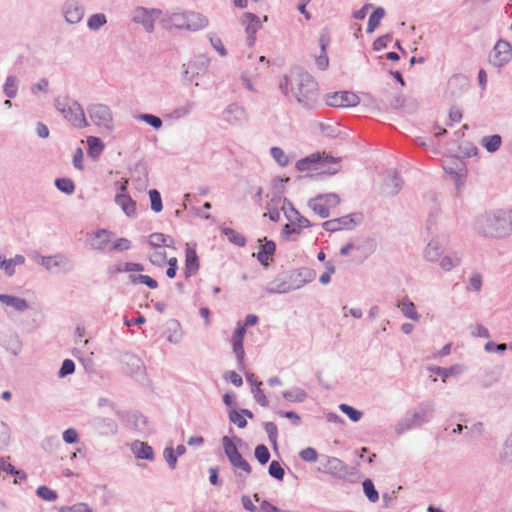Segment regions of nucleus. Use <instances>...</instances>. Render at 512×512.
<instances>
[{"mask_svg": "<svg viewBox=\"0 0 512 512\" xmlns=\"http://www.w3.org/2000/svg\"><path fill=\"white\" fill-rule=\"evenodd\" d=\"M263 428L268 435L269 441L276 446L278 438V429L275 423L265 422Z\"/></svg>", "mask_w": 512, "mask_h": 512, "instance_id": "obj_61", "label": "nucleus"}, {"mask_svg": "<svg viewBox=\"0 0 512 512\" xmlns=\"http://www.w3.org/2000/svg\"><path fill=\"white\" fill-rule=\"evenodd\" d=\"M25 263V257L22 255H15L13 258L6 259L0 255V269L4 270V273L11 277L15 274V267Z\"/></svg>", "mask_w": 512, "mask_h": 512, "instance_id": "obj_29", "label": "nucleus"}, {"mask_svg": "<svg viewBox=\"0 0 512 512\" xmlns=\"http://www.w3.org/2000/svg\"><path fill=\"white\" fill-rule=\"evenodd\" d=\"M121 364L123 371L130 376L142 374L144 371L142 360L134 354H124L121 358Z\"/></svg>", "mask_w": 512, "mask_h": 512, "instance_id": "obj_17", "label": "nucleus"}, {"mask_svg": "<svg viewBox=\"0 0 512 512\" xmlns=\"http://www.w3.org/2000/svg\"><path fill=\"white\" fill-rule=\"evenodd\" d=\"M482 232L486 237L504 239L512 234V210L499 209L485 218Z\"/></svg>", "mask_w": 512, "mask_h": 512, "instance_id": "obj_2", "label": "nucleus"}, {"mask_svg": "<svg viewBox=\"0 0 512 512\" xmlns=\"http://www.w3.org/2000/svg\"><path fill=\"white\" fill-rule=\"evenodd\" d=\"M308 207L321 218H327L330 216V209L324 202H322V199H318L317 197L310 199L308 201Z\"/></svg>", "mask_w": 512, "mask_h": 512, "instance_id": "obj_43", "label": "nucleus"}, {"mask_svg": "<svg viewBox=\"0 0 512 512\" xmlns=\"http://www.w3.org/2000/svg\"><path fill=\"white\" fill-rule=\"evenodd\" d=\"M265 291L269 294H284L290 292L286 276H279L270 281L265 286Z\"/></svg>", "mask_w": 512, "mask_h": 512, "instance_id": "obj_32", "label": "nucleus"}, {"mask_svg": "<svg viewBox=\"0 0 512 512\" xmlns=\"http://www.w3.org/2000/svg\"><path fill=\"white\" fill-rule=\"evenodd\" d=\"M339 409L353 422H358L363 416V413L360 410H357L348 404H340Z\"/></svg>", "mask_w": 512, "mask_h": 512, "instance_id": "obj_54", "label": "nucleus"}, {"mask_svg": "<svg viewBox=\"0 0 512 512\" xmlns=\"http://www.w3.org/2000/svg\"><path fill=\"white\" fill-rule=\"evenodd\" d=\"M322 160V154L317 152L313 153L305 158H302L296 162V168L300 172H316L319 169H324Z\"/></svg>", "mask_w": 512, "mask_h": 512, "instance_id": "obj_16", "label": "nucleus"}, {"mask_svg": "<svg viewBox=\"0 0 512 512\" xmlns=\"http://www.w3.org/2000/svg\"><path fill=\"white\" fill-rule=\"evenodd\" d=\"M20 80L16 75H8L3 84V93L9 98L13 99L18 94Z\"/></svg>", "mask_w": 512, "mask_h": 512, "instance_id": "obj_34", "label": "nucleus"}, {"mask_svg": "<svg viewBox=\"0 0 512 512\" xmlns=\"http://www.w3.org/2000/svg\"><path fill=\"white\" fill-rule=\"evenodd\" d=\"M112 232L106 229H98L92 236L90 245L93 249L103 251L111 241Z\"/></svg>", "mask_w": 512, "mask_h": 512, "instance_id": "obj_26", "label": "nucleus"}, {"mask_svg": "<svg viewBox=\"0 0 512 512\" xmlns=\"http://www.w3.org/2000/svg\"><path fill=\"white\" fill-rule=\"evenodd\" d=\"M60 512H92V509L85 503H77L69 507L60 508Z\"/></svg>", "mask_w": 512, "mask_h": 512, "instance_id": "obj_64", "label": "nucleus"}, {"mask_svg": "<svg viewBox=\"0 0 512 512\" xmlns=\"http://www.w3.org/2000/svg\"><path fill=\"white\" fill-rule=\"evenodd\" d=\"M246 333L245 325H242L241 322H238L237 328L235 329L232 336V347L233 352L237 358V362L239 367L244 365V357L245 351L243 347L244 335Z\"/></svg>", "mask_w": 512, "mask_h": 512, "instance_id": "obj_14", "label": "nucleus"}, {"mask_svg": "<svg viewBox=\"0 0 512 512\" xmlns=\"http://www.w3.org/2000/svg\"><path fill=\"white\" fill-rule=\"evenodd\" d=\"M132 451L138 459L153 460V448L145 442L135 441L132 443Z\"/></svg>", "mask_w": 512, "mask_h": 512, "instance_id": "obj_33", "label": "nucleus"}, {"mask_svg": "<svg viewBox=\"0 0 512 512\" xmlns=\"http://www.w3.org/2000/svg\"><path fill=\"white\" fill-rule=\"evenodd\" d=\"M199 270V259L196 253L195 248L191 247L189 244L186 246L185 250V268L184 275L186 278H190L195 275Z\"/></svg>", "mask_w": 512, "mask_h": 512, "instance_id": "obj_21", "label": "nucleus"}, {"mask_svg": "<svg viewBox=\"0 0 512 512\" xmlns=\"http://www.w3.org/2000/svg\"><path fill=\"white\" fill-rule=\"evenodd\" d=\"M91 425L100 435H114L118 430L116 421L108 417H94L91 420Z\"/></svg>", "mask_w": 512, "mask_h": 512, "instance_id": "obj_19", "label": "nucleus"}, {"mask_svg": "<svg viewBox=\"0 0 512 512\" xmlns=\"http://www.w3.org/2000/svg\"><path fill=\"white\" fill-rule=\"evenodd\" d=\"M138 120L145 122L156 130H159L163 126V122L160 117L153 114H139L136 117Z\"/></svg>", "mask_w": 512, "mask_h": 512, "instance_id": "obj_51", "label": "nucleus"}, {"mask_svg": "<svg viewBox=\"0 0 512 512\" xmlns=\"http://www.w3.org/2000/svg\"><path fill=\"white\" fill-rule=\"evenodd\" d=\"M0 302L18 312H24L30 308L27 300L10 294H0Z\"/></svg>", "mask_w": 512, "mask_h": 512, "instance_id": "obj_24", "label": "nucleus"}, {"mask_svg": "<svg viewBox=\"0 0 512 512\" xmlns=\"http://www.w3.org/2000/svg\"><path fill=\"white\" fill-rule=\"evenodd\" d=\"M389 185L392 186L391 194L396 195L402 188L403 180L399 176L396 170H391L388 172Z\"/></svg>", "mask_w": 512, "mask_h": 512, "instance_id": "obj_52", "label": "nucleus"}, {"mask_svg": "<svg viewBox=\"0 0 512 512\" xmlns=\"http://www.w3.org/2000/svg\"><path fill=\"white\" fill-rule=\"evenodd\" d=\"M208 25V20L205 16L196 12L186 13V29L190 31H198Z\"/></svg>", "mask_w": 512, "mask_h": 512, "instance_id": "obj_30", "label": "nucleus"}, {"mask_svg": "<svg viewBox=\"0 0 512 512\" xmlns=\"http://www.w3.org/2000/svg\"><path fill=\"white\" fill-rule=\"evenodd\" d=\"M150 263L157 267H162L167 259L166 252L163 249H156L148 256Z\"/></svg>", "mask_w": 512, "mask_h": 512, "instance_id": "obj_53", "label": "nucleus"}, {"mask_svg": "<svg viewBox=\"0 0 512 512\" xmlns=\"http://www.w3.org/2000/svg\"><path fill=\"white\" fill-rule=\"evenodd\" d=\"M148 244L155 249H162V247L175 248L174 239L163 233H152L149 236Z\"/></svg>", "mask_w": 512, "mask_h": 512, "instance_id": "obj_31", "label": "nucleus"}, {"mask_svg": "<svg viewBox=\"0 0 512 512\" xmlns=\"http://www.w3.org/2000/svg\"><path fill=\"white\" fill-rule=\"evenodd\" d=\"M55 108L74 127L81 129L89 125L84 109L78 101L58 98L55 100Z\"/></svg>", "mask_w": 512, "mask_h": 512, "instance_id": "obj_4", "label": "nucleus"}, {"mask_svg": "<svg viewBox=\"0 0 512 512\" xmlns=\"http://www.w3.org/2000/svg\"><path fill=\"white\" fill-rule=\"evenodd\" d=\"M114 201L127 217H136V202L129 195L116 194Z\"/></svg>", "mask_w": 512, "mask_h": 512, "instance_id": "obj_25", "label": "nucleus"}, {"mask_svg": "<svg viewBox=\"0 0 512 512\" xmlns=\"http://www.w3.org/2000/svg\"><path fill=\"white\" fill-rule=\"evenodd\" d=\"M281 210L284 212V215L290 224L296 225L299 228H308L311 226L310 221L302 216L288 199H284V206H281Z\"/></svg>", "mask_w": 512, "mask_h": 512, "instance_id": "obj_15", "label": "nucleus"}, {"mask_svg": "<svg viewBox=\"0 0 512 512\" xmlns=\"http://www.w3.org/2000/svg\"><path fill=\"white\" fill-rule=\"evenodd\" d=\"M502 144V137L499 134L485 136L481 140V145L489 153H494L499 150Z\"/></svg>", "mask_w": 512, "mask_h": 512, "instance_id": "obj_40", "label": "nucleus"}, {"mask_svg": "<svg viewBox=\"0 0 512 512\" xmlns=\"http://www.w3.org/2000/svg\"><path fill=\"white\" fill-rule=\"evenodd\" d=\"M87 112L94 125L111 132L114 129V118L111 108L106 104L94 103L87 107Z\"/></svg>", "mask_w": 512, "mask_h": 512, "instance_id": "obj_5", "label": "nucleus"}, {"mask_svg": "<svg viewBox=\"0 0 512 512\" xmlns=\"http://www.w3.org/2000/svg\"><path fill=\"white\" fill-rule=\"evenodd\" d=\"M196 108V103L192 100H186L182 105H179L165 114V118L170 120H180L189 116Z\"/></svg>", "mask_w": 512, "mask_h": 512, "instance_id": "obj_22", "label": "nucleus"}, {"mask_svg": "<svg viewBox=\"0 0 512 512\" xmlns=\"http://www.w3.org/2000/svg\"><path fill=\"white\" fill-rule=\"evenodd\" d=\"M229 420L233 424H235L238 428H245L247 426V421L243 414L237 410H231L229 412Z\"/></svg>", "mask_w": 512, "mask_h": 512, "instance_id": "obj_62", "label": "nucleus"}, {"mask_svg": "<svg viewBox=\"0 0 512 512\" xmlns=\"http://www.w3.org/2000/svg\"><path fill=\"white\" fill-rule=\"evenodd\" d=\"M207 64L206 59L198 58L183 64V77L189 82H193L199 74V67H205Z\"/></svg>", "mask_w": 512, "mask_h": 512, "instance_id": "obj_27", "label": "nucleus"}, {"mask_svg": "<svg viewBox=\"0 0 512 512\" xmlns=\"http://www.w3.org/2000/svg\"><path fill=\"white\" fill-rule=\"evenodd\" d=\"M398 306L400 307L402 314L406 318L414 320V321L419 320L420 315L418 314V312L416 310L415 304L408 297H404L400 301Z\"/></svg>", "mask_w": 512, "mask_h": 512, "instance_id": "obj_36", "label": "nucleus"}, {"mask_svg": "<svg viewBox=\"0 0 512 512\" xmlns=\"http://www.w3.org/2000/svg\"><path fill=\"white\" fill-rule=\"evenodd\" d=\"M512 58L511 44L506 40H498L493 48L490 62L498 68L505 66Z\"/></svg>", "mask_w": 512, "mask_h": 512, "instance_id": "obj_12", "label": "nucleus"}, {"mask_svg": "<svg viewBox=\"0 0 512 512\" xmlns=\"http://www.w3.org/2000/svg\"><path fill=\"white\" fill-rule=\"evenodd\" d=\"M149 198L151 202V210L156 213L161 212L163 209V204L160 192L156 189H151L149 191Z\"/></svg>", "mask_w": 512, "mask_h": 512, "instance_id": "obj_55", "label": "nucleus"}, {"mask_svg": "<svg viewBox=\"0 0 512 512\" xmlns=\"http://www.w3.org/2000/svg\"><path fill=\"white\" fill-rule=\"evenodd\" d=\"M0 471L6 472L8 475L19 478L20 480L26 479V474L22 470L16 469L11 463L3 458L0 463Z\"/></svg>", "mask_w": 512, "mask_h": 512, "instance_id": "obj_49", "label": "nucleus"}, {"mask_svg": "<svg viewBox=\"0 0 512 512\" xmlns=\"http://www.w3.org/2000/svg\"><path fill=\"white\" fill-rule=\"evenodd\" d=\"M32 257L39 265L44 267L48 272H52L54 269L58 268L64 273H69L75 267L74 262L64 254L42 256L38 253H34Z\"/></svg>", "mask_w": 512, "mask_h": 512, "instance_id": "obj_6", "label": "nucleus"}, {"mask_svg": "<svg viewBox=\"0 0 512 512\" xmlns=\"http://www.w3.org/2000/svg\"><path fill=\"white\" fill-rule=\"evenodd\" d=\"M222 233L227 237L228 241L238 247H244L246 245V238L232 228H222Z\"/></svg>", "mask_w": 512, "mask_h": 512, "instance_id": "obj_45", "label": "nucleus"}, {"mask_svg": "<svg viewBox=\"0 0 512 512\" xmlns=\"http://www.w3.org/2000/svg\"><path fill=\"white\" fill-rule=\"evenodd\" d=\"M261 385H262V383H257L256 387H252L251 392L253 394L255 401L259 405H261L263 407H267L269 405V401H268L265 393L261 389Z\"/></svg>", "mask_w": 512, "mask_h": 512, "instance_id": "obj_58", "label": "nucleus"}, {"mask_svg": "<svg viewBox=\"0 0 512 512\" xmlns=\"http://www.w3.org/2000/svg\"><path fill=\"white\" fill-rule=\"evenodd\" d=\"M330 44V33L327 29H323L319 35L320 54L315 58L317 67L320 70H326L329 66V58L327 48Z\"/></svg>", "mask_w": 512, "mask_h": 512, "instance_id": "obj_18", "label": "nucleus"}, {"mask_svg": "<svg viewBox=\"0 0 512 512\" xmlns=\"http://www.w3.org/2000/svg\"><path fill=\"white\" fill-rule=\"evenodd\" d=\"M107 24V17L104 13H95L88 17L87 28L90 31H98Z\"/></svg>", "mask_w": 512, "mask_h": 512, "instance_id": "obj_44", "label": "nucleus"}, {"mask_svg": "<svg viewBox=\"0 0 512 512\" xmlns=\"http://www.w3.org/2000/svg\"><path fill=\"white\" fill-rule=\"evenodd\" d=\"M162 16V10L157 8L136 7L131 13V20L136 24L143 26L148 33L154 31V23Z\"/></svg>", "mask_w": 512, "mask_h": 512, "instance_id": "obj_7", "label": "nucleus"}, {"mask_svg": "<svg viewBox=\"0 0 512 512\" xmlns=\"http://www.w3.org/2000/svg\"><path fill=\"white\" fill-rule=\"evenodd\" d=\"M128 279L129 282L133 285L143 284L150 289H156L158 287V282L148 275L129 274Z\"/></svg>", "mask_w": 512, "mask_h": 512, "instance_id": "obj_41", "label": "nucleus"}, {"mask_svg": "<svg viewBox=\"0 0 512 512\" xmlns=\"http://www.w3.org/2000/svg\"><path fill=\"white\" fill-rule=\"evenodd\" d=\"M285 276H286L290 291L297 290V289H300L303 286H305L304 282L300 279L298 273L295 270L289 272Z\"/></svg>", "mask_w": 512, "mask_h": 512, "instance_id": "obj_57", "label": "nucleus"}, {"mask_svg": "<svg viewBox=\"0 0 512 512\" xmlns=\"http://www.w3.org/2000/svg\"><path fill=\"white\" fill-rule=\"evenodd\" d=\"M443 253L442 243L438 238H432L423 251V257L429 262H436Z\"/></svg>", "mask_w": 512, "mask_h": 512, "instance_id": "obj_23", "label": "nucleus"}, {"mask_svg": "<svg viewBox=\"0 0 512 512\" xmlns=\"http://www.w3.org/2000/svg\"><path fill=\"white\" fill-rule=\"evenodd\" d=\"M428 370L441 377L443 382H446L447 378L454 375L463 373L464 367L461 364H455L450 367L431 366Z\"/></svg>", "mask_w": 512, "mask_h": 512, "instance_id": "obj_28", "label": "nucleus"}, {"mask_svg": "<svg viewBox=\"0 0 512 512\" xmlns=\"http://www.w3.org/2000/svg\"><path fill=\"white\" fill-rule=\"evenodd\" d=\"M360 102L359 97L350 91H339L326 97V104L335 108L354 107Z\"/></svg>", "mask_w": 512, "mask_h": 512, "instance_id": "obj_11", "label": "nucleus"}, {"mask_svg": "<svg viewBox=\"0 0 512 512\" xmlns=\"http://www.w3.org/2000/svg\"><path fill=\"white\" fill-rule=\"evenodd\" d=\"M435 412V404L433 401L422 402L413 412L406 413L398 423L395 430L398 434H403L411 429L421 427L429 423Z\"/></svg>", "mask_w": 512, "mask_h": 512, "instance_id": "obj_3", "label": "nucleus"}, {"mask_svg": "<svg viewBox=\"0 0 512 512\" xmlns=\"http://www.w3.org/2000/svg\"><path fill=\"white\" fill-rule=\"evenodd\" d=\"M340 230H351L356 227L362 220L360 214H348L339 218H335Z\"/></svg>", "mask_w": 512, "mask_h": 512, "instance_id": "obj_37", "label": "nucleus"}, {"mask_svg": "<svg viewBox=\"0 0 512 512\" xmlns=\"http://www.w3.org/2000/svg\"><path fill=\"white\" fill-rule=\"evenodd\" d=\"M87 144L88 155L94 159L98 158L104 149L103 142L98 137L90 136L87 139Z\"/></svg>", "mask_w": 512, "mask_h": 512, "instance_id": "obj_46", "label": "nucleus"}, {"mask_svg": "<svg viewBox=\"0 0 512 512\" xmlns=\"http://www.w3.org/2000/svg\"><path fill=\"white\" fill-rule=\"evenodd\" d=\"M279 88L284 95H291L305 108H313L318 99V84L306 72H292L284 76Z\"/></svg>", "mask_w": 512, "mask_h": 512, "instance_id": "obj_1", "label": "nucleus"}, {"mask_svg": "<svg viewBox=\"0 0 512 512\" xmlns=\"http://www.w3.org/2000/svg\"><path fill=\"white\" fill-rule=\"evenodd\" d=\"M254 455L258 462L262 465L266 464L270 459V452L268 448L263 444H260L255 448Z\"/></svg>", "mask_w": 512, "mask_h": 512, "instance_id": "obj_60", "label": "nucleus"}, {"mask_svg": "<svg viewBox=\"0 0 512 512\" xmlns=\"http://www.w3.org/2000/svg\"><path fill=\"white\" fill-rule=\"evenodd\" d=\"M461 262V259L458 256H444L440 260V267L445 271H450L454 267L458 266Z\"/></svg>", "mask_w": 512, "mask_h": 512, "instance_id": "obj_59", "label": "nucleus"}, {"mask_svg": "<svg viewBox=\"0 0 512 512\" xmlns=\"http://www.w3.org/2000/svg\"><path fill=\"white\" fill-rule=\"evenodd\" d=\"M295 271L298 273L300 279L304 282L305 285L312 282L316 276L315 271L307 267H303Z\"/></svg>", "mask_w": 512, "mask_h": 512, "instance_id": "obj_63", "label": "nucleus"}, {"mask_svg": "<svg viewBox=\"0 0 512 512\" xmlns=\"http://www.w3.org/2000/svg\"><path fill=\"white\" fill-rule=\"evenodd\" d=\"M222 443L225 454L228 457L230 463L233 465V467L240 471L250 473L251 466L238 452V449L234 442L228 436H224L222 438Z\"/></svg>", "mask_w": 512, "mask_h": 512, "instance_id": "obj_9", "label": "nucleus"}, {"mask_svg": "<svg viewBox=\"0 0 512 512\" xmlns=\"http://www.w3.org/2000/svg\"><path fill=\"white\" fill-rule=\"evenodd\" d=\"M275 250L276 244L272 240H266L256 254L257 260L264 266L268 265L269 258L275 253Z\"/></svg>", "mask_w": 512, "mask_h": 512, "instance_id": "obj_35", "label": "nucleus"}, {"mask_svg": "<svg viewBox=\"0 0 512 512\" xmlns=\"http://www.w3.org/2000/svg\"><path fill=\"white\" fill-rule=\"evenodd\" d=\"M321 465L325 472L332 475H335L338 471H341L344 468V463L335 457H324L321 461Z\"/></svg>", "mask_w": 512, "mask_h": 512, "instance_id": "obj_39", "label": "nucleus"}, {"mask_svg": "<svg viewBox=\"0 0 512 512\" xmlns=\"http://www.w3.org/2000/svg\"><path fill=\"white\" fill-rule=\"evenodd\" d=\"M322 160L325 161V163H323L324 169L317 170V173H319V174L326 173V174L333 175L338 172L337 165L339 163V158H334L332 156H325L324 154H322Z\"/></svg>", "mask_w": 512, "mask_h": 512, "instance_id": "obj_47", "label": "nucleus"}, {"mask_svg": "<svg viewBox=\"0 0 512 512\" xmlns=\"http://www.w3.org/2000/svg\"><path fill=\"white\" fill-rule=\"evenodd\" d=\"M282 396L284 399L292 403H303L308 397L306 391L300 387H294L290 390L284 391Z\"/></svg>", "mask_w": 512, "mask_h": 512, "instance_id": "obj_38", "label": "nucleus"}, {"mask_svg": "<svg viewBox=\"0 0 512 512\" xmlns=\"http://www.w3.org/2000/svg\"><path fill=\"white\" fill-rule=\"evenodd\" d=\"M272 158L281 166L285 167L289 164V158L280 147H272L270 149Z\"/></svg>", "mask_w": 512, "mask_h": 512, "instance_id": "obj_56", "label": "nucleus"}, {"mask_svg": "<svg viewBox=\"0 0 512 512\" xmlns=\"http://www.w3.org/2000/svg\"><path fill=\"white\" fill-rule=\"evenodd\" d=\"M385 15V10L382 7L376 8L369 17L367 24V33H372L379 26L381 19Z\"/></svg>", "mask_w": 512, "mask_h": 512, "instance_id": "obj_48", "label": "nucleus"}, {"mask_svg": "<svg viewBox=\"0 0 512 512\" xmlns=\"http://www.w3.org/2000/svg\"><path fill=\"white\" fill-rule=\"evenodd\" d=\"M61 12L67 23L75 25L83 20L85 7L79 0H66L61 7Z\"/></svg>", "mask_w": 512, "mask_h": 512, "instance_id": "obj_10", "label": "nucleus"}, {"mask_svg": "<svg viewBox=\"0 0 512 512\" xmlns=\"http://www.w3.org/2000/svg\"><path fill=\"white\" fill-rule=\"evenodd\" d=\"M241 24L245 27L247 34V45L253 46L256 41V33L261 29L260 18L251 12H245L241 17Z\"/></svg>", "mask_w": 512, "mask_h": 512, "instance_id": "obj_13", "label": "nucleus"}, {"mask_svg": "<svg viewBox=\"0 0 512 512\" xmlns=\"http://www.w3.org/2000/svg\"><path fill=\"white\" fill-rule=\"evenodd\" d=\"M221 119L233 127H243L249 122V114L244 106L233 102L223 109Z\"/></svg>", "mask_w": 512, "mask_h": 512, "instance_id": "obj_8", "label": "nucleus"}, {"mask_svg": "<svg viewBox=\"0 0 512 512\" xmlns=\"http://www.w3.org/2000/svg\"><path fill=\"white\" fill-rule=\"evenodd\" d=\"M160 22L165 29H186V13L174 12L166 13L165 15L162 14Z\"/></svg>", "mask_w": 512, "mask_h": 512, "instance_id": "obj_20", "label": "nucleus"}, {"mask_svg": "<svg viewBox=\"0 0 512 512\" xmlns=\"http://www.w3.org/2000/svg\"><path fill=\"white\" fill-rule=\"evenodd\" d=\"M55 186L58 190L61 192L71 195L75 191V184L74 182L69 178H58L55 180Z\"/></svg>", "mask_w": 512, "mask_h": 512, "instance_id": "obj_50", "label": "nucleus"}, {"mask_svg": "<svg viewBox=\"0 0 512 512\" xmlns=\"http://www.w3.org/2000/svg\"><path fill=\"white\" fill-rule=\"evenodd\" d=\"M498 460L505 464L512 463V432L504 441L498 454Z\"/></svg>", "mask_w": 512, "mask_h": 512, "instance_id": "obj_42", "label": "nucleus"}]
</instances>
